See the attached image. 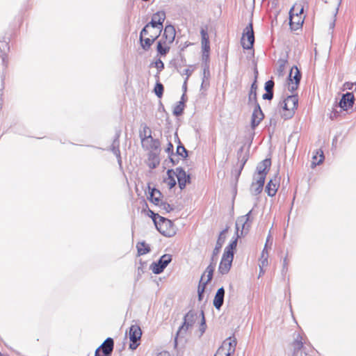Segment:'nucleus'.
<instances>
[{
    "instance_id": "obj_45",
    "label": "nucleus",
    "mask_w": 356,
    "mask_h": 356,
    "mask_svg": "<svg viewBox=\"0 0 356 356\" xmlns=\"http://www.w3.org/2000/svg\"><path fill=\"white\" fill-rule=\"evenodd\" d=\"M150 142H151L150 147L152 149H153L154 151H157L159 149L161 144H160L159 139L152 138H150Z\"/></svg>"
},
{
    "instance_id": "obj_8",
    "label": "nucleus",
    "mask_w": 356,
    "mask_h": 356,
    "mask_svg": "<svg viewBox=\"0 0 356 356\" xmlns=\"http://www.w3.org/2000/svg\"><path fill=\"white\" fill-rule=\"evenodd\" d=\"M165 19V13L164 11H158L154 13L152 17L151 21L147 23L143 28H145L146 30H148L149 26L153 29H158V33L161 35L163 31V24Z\"/></svg>"
},
{
    "instance_id": "obj_64",
    "label": "nucleus",
    "mask_w": 356,
    "mask_h": 356,
    "mask_svg": "<svg viewBox=\"0 0 356 356\" xmlns=\"http://www.w3.org/2000/svg\"><path fill=\"white\" fill-rule=\"evenodd\" d=\"M159 164V160L152 161V162L149 164V167L152 168H155Z\"/></svg>"
},
{
    "instance_id": "obj_19",
    "label": "nucleus",
    "mask_w": 356,
    "mask_h": 356,
    "mask_svg": "<svg viewBox=\"0 0 356 356\" xmlns=\"http://www.w3.org/2000/svg\"><path fill=\"white\" fill-rule=\"evenodd\" d=\"M224 297L225 289L222 286L217 290V292L214 296L213 304L216 309L219 310L221 308L224 302Z\"/></svg>"
},
{
    "instance_id": "obj_48",
    "label": "nucleus",
    "mask_w": 356,
    "mask_h": 356,
    "mask_svg": "<svg viewBox=\"0 0 356 356\" xmlns=\"http://www.w3.org/2000/svg\"><path fill=\"white\" fill-rule=\"evenodd\" d=\"M154 65H155V67H156V68L157 69V70H158L157 74H159V72H160L162 70H163V68H164V63H163V61H162L160 58H159L158 60H156L155 61V63H154ZM156 76L157 78H159V75H158V74H156Z\"/></svg>"
},
{
    "instance_id": "obj_54",
    "label": "nucleus",
    "mask_w": 356,
    "mask_h": 356,
    "mask_svg": "<svg viewBox=\"0 0 356 356\" xmlns=\"http://www.w3.org/2000/svg\"><path fill=\"white\" fill-rule=\"evenodd\" d=\"M202 64H209V53L202 52Z\"/></svg>"
},
{
    "instance_id": "obj_43",
    "label": "nucleus",
    "mask_w": 356,
    "mask_h": 356,
    "mask_svg": "<svg viewBox=\"0 0 356 356\" xmlns=\"http://www.w3.org/2000/svg\"><path fill=\"white\" fill-rule=\"evenodd\" d=\"M159 207L164 210L166 213H170V211H172L174 208L172 205H170V204L165 202H161V204L159 205Z\"/></svg>"
},
{
    "instance_id": "obj_33",
    "label": "nucleus",
    "mask_w": 356,
    "mask_h": 356,
    "mask_svg": "<svg viewBox=\"0 0 356 356\" xmlns=\"http://www.w3.org/2000/svg\"><path fill=\"white\" fill-rule=\"evenodd\" d=\"M102 348L108 350L112 353L114 347V341L112 338L108 337L103 343L100 346Z\"/></svg>"
},
{
    "instance_id": "obj_29",
    "label": "nucleus",
    "mask_w": 356,
    "mask_h": 356,
    "mask_svg": "<svg viewBox=\"0 0 356 356\" xmlns=\"http://www.w3.org/2000/svg\"><path fill=\"white\" fill-rule=\"evenodd\" d=\"M175 175V170H174L172 169H168L167 170L168 177L164 179V182H165L168 185L170 189L175 187V185L177 184L176 180L174 177Z\"/></svg>"
},
{
    "instance_id": "obj_46",
    "label": "nucleus",
    "mask_w": 356,
    "mask_h": 356,
    "mask_svg": "<svg viewBox=\"0 0 356 356\" xmlns=\"http://www.w3.org/2000/svg\"><path fill=\"white\" fill-rule=\"evenodd\" d=\"M299 85L298 82L288 81V90L292 93L291 95H294L293 92L298 88Z\"/></svg>"
},
{
    "instance_id": "obj_25",
    "label": "nucleus",
    "mask_w": 356,
    "mask_h": 356,
    "mask_svg": "<svg viewBox=\"0 0 356 356\" xmlns=\"http://www.w3.org/2000/svg\"><path fill=\"white\" fill-rule=\"evenodd\" d=\"M264 114L262 111H253L251 117V128L255 129L256 127L259 124L261 121L264 119Z\"/></svg>"
},
{
    "instance_id": "obj_4",
    "label": "nucleus",
    "mask_w": 356,
    "mask_h": 356,
    "mask_svg": "<svg viewBox=\"0 0 356 356\" xmlns=\"http://www.w3.org/2000/svg\"><path fill=\"white\" fill-rule=\"evenodd\" d=\"M156 229L166 237H172L176 234V228L172 221L164 218L160 217L159 221H155Z\"/></svg>"
},
{
    "instance_id": "obj_38",
    "label": "nucleus",
    "mask_w": 356,
    "mask_h": 356,
    "mask_svg": "<svg viewBox=\"0 0 356 356\" xmlns=\"http://www.w3.org/2000/svg\"><path fill=\"white\" fill-rule=\"evenodd\" d=\"M202 283H203V276L201 277L197 288V296H198V300L200 301H202L204 297V292L205 290L206 286L202 285Z\"/></svg>"
},
{
    "instance_id": "obj_16",
    "label": "nucleus",
    "mask_w": 356,
    "mask_h": 356,
    "mask_svg": "<svg viewBox=\"0 0 356 356\" xmlns=\"http://www.w3.org/2000/svg\"><path fill=\"white\" fill-rule=\"evenodd\" d=\"M200 34L202 38V51L210 53V42L207 29L202 28L200 30Z\"/></svg>"
},
{
    "instance_id": "obj_58",
    "label": "nucleus",
    "mask_w": 356,
    "mask_h": 356,
    "mask_svg": "<svg viewBox=\"0 0 356 356\" xmlns=\"http://www.w3.org/2000/svg\"><path fill=\"white\" fill-rule=\"evenodd\" d=\"M244 151V146H241L239 149L238 150L237 152V158H238V160H240L241 157L243 156V152Z\"/></svg>"
},
{
    "instance_id": "obj_50",
    "label": "nucleus",
    "mask_w": 356,
    "mask_h": 356,
    "mask_svg": "<svg viewBox=\"0 0 356 356\" xmlns=\"http://www.w3.org/2000/svg\"><path fill=\"white\" fill-rule=\"evenodd\" d=\"M262 190H263L262 187H260L258 186H255L254 187H253V184H252L250 191L253 195H257L260 194L261 193Z\"/></svg>"
},
{
    "instance_id": "obj_15",
    "label": "nucleus",
    "mask_w": 356,
    "mask_h": 356,
    "mask_svg": "<svg viewBox=\"0 0 356 356\" xmlns=\"http://www.w3.org/2000/svg\"><path fill=\"white\" fill-rule=\"evenodd\" d=\"M10 49L8 42L5 37H0V58L2 60V64L6 67L7 65V53Z\"/></svg>"
},
{
    "instance_id": "obj_37",
    "label": "nucleus",
    "mask_w": 356,
    "mask_h": 356,
    "mask_svg": "<svg viewBox=\"0 0 356 356\" xmlns=\"http://www.w3.org/2000/svg\"><path fill=\"white\" fill-rule=\"evenodd\" d=\"M202 78L203 82L205 81H209L210 78V70H209V64H202Z\"/></svg>"
},
{
    "instance_id": "obj_10",
    "label": "nucleus",
    "mask_w": 356,
    "mask_h": 356,
    "mask_svg": "<svg viewBox=\"0 0 356 356\" xmlns=\"http://www.w3.org/2000/svg\"><path fill=\"white\" fill-rule=\"evenodd\" d=\"M142 336V331L139 325H132L129 327V337L131 343H129V348L131 350H136L139 346L138 342L140 340Z\"/></svg>"
},
{
    "instance_id": "obj_6",
    "label": "nucleus",
    "mask_w": 356,
    "mask_h": 356,
    "mask_svg": "<svg viewBox=\"0 0 356 356\" xmlns=\"http://www.w3.org/2000/svg\"><path fill=\"white\" fill-rule=\"evenodd\" d=\"M254 43V35L252 22H250L244 29L241 38V45L244 49H251Z\"/></svg>"
},
{
    "instance_id": "obj_35",
    "label": "nucleus",
    "mask_w": 356,
    "mask_h": 356,
    "mask_svg": "<svg viewBox=\"0 0 356 356\" xmlns=\"http://www.w3.org/2000/svg\"><path fill=\"white\" fill-rule=\"evenodd\" d=\"M163 91H164L163 85L159 81H157L154 86V92L155 95L159 98H161L163 95Z\"/></svg>"
},
{
    "instance_id": "obj_34",
    "label": "nucleus",
    "mask_w": 356,
    "mask_h": 356,
    "mask_svg": "<svg viewBox=\"0 0 356 356\" xmlns=\"http://www.w3.org/2000/svg\"><path fill=\"white\" fill-rule=\"evenodd\" d=\"M209 270H207L202 276H203V283L202 285L207 286V284L212 280L213 275L214 272V268H208Z\"/></svg>"
},
{
    "instance_id": "obj_21",
    "label": "nucleus",
    "mask_w": 356,
    "mask_h": 356,
    "mask_svg": "<svg viewBox=\"0 0 356 356\" xmlns=\"http://www.w3.org/2000/svg\"><path fill=\"white\" fill-rule=\"evenodd\" d=\"M170 44H168L167 42L164 41L163 38H161L156 44V51L158 55L161 56H165L170 51Z\"/></svg>"
},
{
    "instance_id": "obj_20",
    "label": "nucleus",
    "mask_w": 356,
    "mask_h": 356,
    "mask_svg": "<svg viewBox=\"0 0 356 356\" xmlns=\"http://www.w3.org/2000/svg\"><path fill=\"white\" fill-rule=\"evenodd\" d=\"M149 201H151L154 204L159 206L161 204V202H162V200H161V197L163 196L162 193L159 190L156 189V188H151L149 186Z\"/></svg>"
},
{
    "instance_id": "obj_60",
    "label": "nucleus",
    "mask_w": 356,
    "mask_h": 356,
    "mask_svg": "<svg viewBox=\"0 0 356 356\" xmlns=\"http://www.w3.org/2000/svg\"><path fill=\"white\" fill-rule=\"evenodd\" d=\"M169 159H170V161L172 163V164L173 165H175L179 163V159H175V155L174 156L170 155Z\"/></svg>"
},
{
    "instance_id": "obj_56",
    "label": "nucleus",
    "mask_w": 356,
    "mask_h": 356,
    "mask_svg": "<svg viewBox=\"0 0 356 356\" xmlns=\"http://www.w3.org/2000/svg\"><path fill=\"white\" fill-rule=\"evenodd\" d=\"M250 105H253L254 106L253 111L259 112V111H262L259 104L257 102V100L256 101V102H252V104Z\"/></svg>"
},
{
    "instance_id": "obj_9",
    "label": "nucleus",
    "mask_w": 356,
    "mask_h": 356,
    "mask_svg": "<svg viewBox=\"0 0 356 356\" xmlns=\"http://www.w3.org/2000/svg\"><path fill=\"white\" fill-rule=\"evenodd\" d=\"M148 30L145 28H143L139 37V41L142 49L145 51H148L154 41L159 37V33H152L149 35L148 38H144L147 35Z\"/></svg>"
},
{
    "instance_id": "obj_14",
    "label": "nucleus",
    "mask_w": 356,
    "mask_h": 356,
    "mask_svg": "<svg viewBox=\"0 0 356 356\" xmlns=\"http://www.w3.org/2000/svg\"><path fill=\"white\" fill-rule=\"evenodd\" d=\"M293 348V356H307V354L302 350L304 347L302 337L299 334H296L292 343Z\"/></svg>"
},
{
    "instance_id": "obj_27",
    "label": "nucleus",
    "mask_w": 356,
    "mask_h": 356,
    "mask_svg": "<svg viewBox=\"0 0 356 356\" xmlns=\"http://www.w3.org/2000/svg\"><path fill=\"white\" fill-rule=\"evenodd\" d=\"M229 229V227L227 226L219 234L218 240L216 241V247L213 250V254H218L220 250L221 249L225 240V233L227 232Z\"/></svg>"
},
{
    "instance_id": "obj_44",
    "label": "nucleus",
    "mask_w": 356,
    "mask_h": 356,
    "mask_svg": "<svg viewBox=\"0 0 356 356\" xmlns=\"http://www.w3.org/2000/svg\"><path fill=\"white\" fill-rule=\"evenodd\" d=\"M238 161L241 162V165H240L239 170L236 174L237 177H238L240 176L241 172L245 163L248 161V155L247 154L243 155V156L241 157L240 160H238Z\"/></svg>"
},
{
    "instance_id": "obj_18",
    "label": "nucleus",
    "mask_w": 356,
    "mask_h": 356,
    "mask_svg": "<svg viewBox=\"0 0 356 356\" xmlns=\"http://www.w3.org/2000/svg\"><path fill=\"white\" fill-rule=\"evenodd\" d=\"M271 165L270 159H266L258 163L257 166V171L258 175L266 176Z\"/></svg>"
},
{
    "instance_id": "obj_39",
    "label": "nucleus",
    "mask_w": 356,
    "mask_h": 356,
    "mask_svg": "<svg viewBox=\"0 0 356 356\" xmlns=\"http://www.w3.org/2000/svg\"><path fill=\"white\" fill-rule=\"evenodd\" d=\"M254 179L256 181L252 183V184H253V187H254L255 186H258L264 188V185L265 179H266V176H264V175H257V177H254Z\"/></svg>"
},
{
    "instance_id": "obj_3",
    "label": "nucleus",
    "mask_w": 356,
    "mask_h": 356,
    "mask_svg": "<svg viewBox=\"0 0 356 356\" xmlns=\"http://www.w3.org/2000/svg\"><path fill=\"white\" fill-rule=\"evenodd\" d=\"M298 104V95H291L282 102L280 103V107L287 113L283 114L282 118L284 120L290 119L294 114V110L296 109Z\"/></svg>"
},
{
    "instance_id": "obj_55",
    "label": "nucleus",
    "mask_w": 356,
    "mask_h": 356,
    "mask_svg": "<svg viewBox=\"0 0 356 356\" xmlns=\"http://www.w3.org/2000/svg\"><path fill=\"white\" fill-rule=\"evenodd\" d=\"M218 254H212V257H211V262L210 263V264L207 266V267H213L216 265V261H217V255Z\"/></svg>"
},
{
    "instance_id": "obj_31",
    "label": "nucleus",
    "mask_w": 356,
    "mask_h": 356,
    "mask_svg": "<svg viewBox=\"0 0 356 356\" xmlns=\"http://www.w3.org/2000/svg\"><path fill=\"white\" fill-rule=\"evenodd\" d=\"M140 138L142 142L152 138V131L146 124L144 125L143 131L140 132Z\"/></svg>"
},
{
    "instance_id": "obj_17",
    "label": "nucleus",
    "mask_w": 356,
    "mask_h": 356,
    "mask_svg": "<svg viewBox=\"0 0 356 356\" xmlns=\"http://www.w3.org/2000/svg\"><path fill=\"white\" fill-rule=\"evenodd\" d=\"M237 344L236 339L235 338L229 337L224 342L222 346L220 348H225V346H228L227 348V352L225 353V356H232L236 349V346Z\"/></svg>"
},
{
    "instance_id": "obj_52",
    "label": "nucleus",
    "mask_w": 356,
    "mask_h": 356,
    "mask_svg": "<svg viewBox=\"0 0 356 356\" xmlns=\"http://www.w3.org/2000/svg\"><path fill=\"white\" fill-rule=\"evenodd\" d=\"M273 91H266L262 95V98L264 100H271L273 98Z\"/></svg>"
},
{
    "instance_id": "obj_26",
    "label": "nucleus",
    "mask_w": 356,
    "mask_h": 356,
    "mask_svg": "<svg viewBox=\"0 0 356 356\" xmlns=\"http://www.w3.org/2000/svg\"><path fill=\"white\" fill-rule=\"evenodd\" d=\"M257 71L255 70V78L252 83L250 86V90L248 95V104L250 105L252 102H255L257 100Z\"/></svg>"
},
{
    "instance_id": "obj_49",
    "label": "nucleus",
    "mask_w": 356,
    "mask_h": 356,
    "mask_svg": "<svg viewBox=\"0 0 356 356\" xmlns=\"http://www.w3.org/2000/svg\"><path fill=\"white\" fill-rule=\"evenodd\" d=\"M274 86V81L273 80H268L265 83L264 90L266 91H273Z\"/></svg>"
},
{
    "instance_id": "obj_42",
    "label": "nucleus",
    "mask_w": 356,
    "mask_h": 356,
    "mask_svg": "<svg viewBox=\"0 0 356 356\" xmlns=\"http://www.w3.org/2000/svg\"><path fill=\"white\" fill-rule=\"evenodd\" d=\"M201 316H202V319H201V323H200V336H202L204 333L206 328H207L206 320L204 318L203 311H201Z\"/></svg>"
},
{
    "instance_id": "obj_41",
    "label": "nucleus",
    "mask_w": 356,
    "mask_h": 356,
    "mask_svg": "<svg viewBox=\"0 0 356 356\" xmlns=\"http://www.w3.org/2000/svg\"><path fill=\"white\" fill-rule=\"evenodd\" d=\"M112 353L107 350L102 348V347L97 348L95 350V356H111Z\"/></svg>"
},
{
    "instance_id": "obj_40",
    "label": "nucleus",
    "mask_w": 356,
    "mask_h": 356,
    "mask_svg": "<svg viewBox=\"0 0 356 356\" xmlns=\"http://www.w3.org/2000/svg\"><path fill=\"white\" fill-rule=\"evenodd\" d=\"M287 60L285 59H279L278 64L279 66L277 69V73L279 76H282L284 74L285 65L286 63Z\"/></svg>"
},
{
    "instance_id": "obj_13",
    "label": "nucleus",
    "mask_w": 356,
    "mask_h": 356,
    "mask_svg": "<svg viewBox=\"0 0 356 356\" xmlns=\"http://www.w3.org/2000/svg\"><path fill=\"white\" fill-rule=\"evenodd\" d=\"M175 35L176 31L175 26L171 24H166L163 29L161 38L167 42L168 44H172L175 40Z\"/></svg>"
},
{
    "instance_id": "obj_36",
    "label": "nucleus",
    "mask_w": 356,
    "mask_h": 356,
    "mask_svg": "<svg viewBox=\"0 0 356 356\" xmlns=\"http://www.w3.org/2000/svg\"><path fill=\"white\" fill-rule=\"evenodd\" d=\"M184 110V102L179 101L173 109V115L178 117L183 114Z\"/></svg>"
},
{
    "instance_id": "obj_61",
    "label": "nucleus",
    "mask_w": 356,
    "mask_h": 356,
    "mask_svg": "<svg viewBox=\"0 0 356 356\" xmlns=\"http://www.w3.org/2000/svg\"><path fill=\"white\" fill-rule=\"evenodd\" d=\"M149 158H151L152 161L159 160V156L156 152L150 153Z\"/></svg>"
},
{
    "instance_id": "obj_12",
    "label": "nucleus",
    "mask_w": 356,
    "mask_h": 356,
    "mask_svg": "<svg viewBox=\"0 0 356 356\" xmlns=\"http://www.w3.org/2000/svg\"><path fill=\"white\" fill-rule=\"evenodd\" d=\"M355 102V97L353 92H347L343 94L339 102V106L343 111H348L353 107Z\"/></svg>"
},
{
    "instance_id": "obj_53",
    "label": "nucleus",
    "mask_w": 356,
    "mask_h": 356,
    "mask_svg": "<svg viewBox=\"0 0 356 356\" xmlns=\"http://www.w3.org/2000/svg\"><path fill=\"white\" fill-rule=\"evenodd\" d=\"M173 149H174L173 145L170 142H169L168 144V146L165 149V152L169 154V156L170 155L174 156Z\"/></svg>"
},
{
    "instance_id": "obj_47",
    "label": "nucleus",
    "mask_w": 356,
    "mask_h": 356,
    "mask_svg": "<svg viewBox=\"0 0 356 356\" xmlns=\"http://www.w3.org/2000/svg\"><path fill=\"white\" fill-rule=\"evenodd\" d=\"M120 131H116L111 147H120Z\"/></svg>"
},
{
    "instance_id": "obj_28",
    "label": "nucleus",
    "mask_w": 356,
    "mask_h": 356,
    "mask_svg": "<svg viewBox=\"0 0 356 356\" xmlns=\"http://www.w3.org/2000/svg\"><path fill=\"white\" fill-rule=\"evenodd\" d=\"M325 156L322 149H316L315 154L312 156L311 167L314 168L316 165L321 164L324 161Z\"/></svg>"
},
{
    "instance_id": "obj_7",
    "label": "nucleus",
    "mask_w": 356,
    "mask_h": 356,
    "mask_svg": "<svg viewBox=\"0 0 356 356\" xmlns=\"http://www.w3.org/2000/svg\"><path fill=\"white\" fill-rule=\"evenodd\" d=\"M295 8L296 6H293L289 10V26L291 29L293 31L299 29L303 24V19L301 16H299V14H302L303 12V6L298 7V13L297 12L296 14L294 13Z\"/></svg>"
},
{
    "instance_id": "obj_51",
    "label": "nucleus",
    "mask_w": 356,
    "mask_h": 356,
    "mask_svg": "<svg viewBox=\"0 0 356 356\" xmlns=\"http://www.w3.org/2000/svg\"><path fill=\"white\" fill-rule=\"evenodd\" d=\"M149 216L152 219L154 224L155 225V221H159L160 219L161 216H159L158 213H154L152 210L149 209Z\"/></svg>"
},
{
    "instance_id": "obj_2",
    "label": "nucleus",
    "mask_w": 356,
    "mask_h": 356,
    "mask_svg": "<svg viewBox=\"0 0 356 356\" xmlns=\"http://www.w3.org/2000/svg\"><path fill=\"white\" fill-rule=\"evenodd\" d=\"M252 212V210H250L245 215L236 218L235 223V234H237V237H242L248 232L252 222V218L250 217Z\"/></svg>"
},
{
    "instance_id": "obj_32",
    "label": "nucleus",
    "mask_w": 356,
    "mask_h": 356,
    "mask_svg": "<svg viewBox=\"0 0 356 356\" xmlns=\"http://www.w3.org/2000/svg\"><path fill=\"white\" fill-rule=\"evenodd\" d=\"M176 154L181 156L183 159H186L188 156V151L181 144L180 141L177 146Z\"/></svg>"
},
{
    "instance_id": "obj_62",
    "label": "nucleus",
    "mask_w": 356,
    "mask_h": 356,
    "mask_svg": "<svg viewBox=\"0 0 356 356\" xmlns=\"http://www.w3.org/2000/svg\"><path fill=\"white\" fill-rule=\"evenodd\" d=\"M152 270V273L158 275L163 272L165 268H151Z\"/></svg>"
},
{
    "instance_id": "obj_5",
    "label": "nucleus",
    "mask_w": 356,
    "mask_h": 356,
    "mask_svg": "<svg viewBox=\"0 0 356 356\" xmlns=\"http://www.w3.org/2000/svg\"><path fill=\"white\" fill-rule=\"evenodd\" d=\"M237 236V234H236ZM240 237L236 236L230 243L225 248L218 267H232L234 258V251L236 248L237 241Z\"/></svg>"
},
{
    "instance_id": "obj_30",
    "label": "nucleus",
    "mask_w": 356,
    "mask_h": 356,
    "mask_svg": "<svg viewBox=\"0 0 356 356\" xmlns=\"http://www.w3.org/2000/svg\"><path fill=\"white\" fill-rule=\"evenodd\" d=\"M138 255L145 254L150 251V248L145 241L140 242L136 245Z\"/></svg>"
},
{
    "instance_id": "obj_63",
    "label": "nucleus",
    "mask_w": 356,
    "mask_h": 356,
    "mask_svg": "<svg viewBox=\"0 0 356 356\" xmlns=\"http://www.w3.org/2000/svg\"><path fill=\"white\" fill-rule=\"evenodd\" d=\"M209 86V81H205V82H203V80H202V83H201V88L202 89H207Z\"/></svg>"
},
{
    "instance_id": "obj_11",
    "label": "nucleus",
    "mask_w": 356,
    "mask_h": 356,
    "mask_svg": "<svg viewBox=\"0 0 356 356\" xmlns=\"http://www.w3.org/2000/svg\"><path fill=\"white\" fill-rule=\"evenodd\" d=\"M175 176L177 178L179 187L181 190L186 188L187 184L191 183V175L187 174L182 167L175 169Z\"/></svg>"
},
{
    "instance_id": "obj_59",
    "label": "nucleus",
    "mask_w": 356,
    "mask_h": 356,
    "mask_svg": "<svg viewBox=\"0 0 356 356\" xmlns=\"http://www.w3.org/2000/svg\"><path fill=\"white\" fill-rule=\"evenodd\" d=\"M184 74L186 75V79L185 80H188V78L191 76V75L192 74V71L189 69H185L184 70Z\"/></svg>"
},
{
    "instance_id": "obj_57",
    "label": "nucleus",
    "mask_w": 356,
    "mask_h": 356,
    "mask_svg": "<svg viewBox=\"0 0 356 356\" xmlns=\"http://www.w3.org/2000/svg\"><path fill=\"white\" fill-rule=\"evenodd\" d=\"M110 150L115 155V156H120V147H110Z\"/></svg>"
},
{
    "instance_id": "obj_1",
    "label": "nucleus",
    "mask_w": 356,
    "mask_h": 356,
    "mask_svg": "<svg viewBox=\"0 0 356 356\" xmlns=\"http://www.w3.org/2000/svg\"><path fill=\"white\" fill-rule=\"evenodd\" d=\"M197 318V313L193 310H190L184 316V322L182 325L179 327L178 331L177 332L175 340L174 345L176 348L177 346V339L178 337H184L186 334L187 330L191 327L195 322Z\"/></svg>"
},
{
    "instance_id": "obj_23",
    "label": "nucleus",
    "mask_w": 356,
    "mask_h": 356,
    "mask_svg": "<svg viewBox=\"0 0 356 356\" xmlns=\"http://www.w3.org/2000/svg\"><path fill=\"white\" fill-rule=\"evenodd\" d=\"M302 78V74L300 70L298 68L296 65H293L290 70L289 74L288 76L287 80L288 81H294L296 83H300V80Z\"/></svg>"
},
{
    "instance_id": "obj_22",
    "label": "nucleus",
    "mask_w": 356,
    "mask_h": 356,
    "mask_svg": "<svg viewBox=\"0 0 356 356\" xmlns=\"http://www.w3.org/2000/svg\"><path fill=\"white\" fill-rule=\"evenodd\" d=\"M172 261V255L165 254L161 256L156 261H153L149 267H167Z\"/></svg>"
},
{
    "instance_id": "obj_24",
    "label": "nucleus",
    "mask_w": 356,
    "mask_h": 356,
    "mask_svg": "<svg viewBox=\"0 0 356 356\" xmlns=\"http://www.w3.org/2000/svg\"><path fill=\"white\" fill-rule=\"evenodd\" d=\"M278 186L276 179H270L266 186L265 191L269 197H273L277 193Z\"/></svg>"
}]
</instances>
